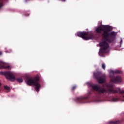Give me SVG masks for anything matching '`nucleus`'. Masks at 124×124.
<instances>
[{
    "mask_svg": "<svg viewBox=\"0 0 124 124\" xmlns=\"http://www.w3.org/2000/svg\"><path fill=\"white\" fill-rule=\"evenodd\" d=\"M5 53H11V50H10L9 51H5Z\"/></svg>",
    "mask_w": 124,
    "mask_h": 124,
    "instance_id": "nucleus-13",
    "label": "nucleus"
},
{
    "mask_svg": "<svg viewBox=\"0 0 124 124\" xmlns=\"http://www.w3.org/2000/svg\"><path fill=\"white\" fill-rule=\"evenodd\" d=\"M122 43H123V40H122V38H121L120 45H122Z\"/></svg>",
    "mask_w": 124,
    "mask_h": 124,
    "instance_id": "nucleus-14",
    "label": "nucleus"
},
{
    "mask_svg": "<svg viewBox=\"0 0 124 124\" xmlns=\"http://www.w3.org/2000/svg\"><path fill=\"white\" fill-rule=\"evenodd\" d=\"M7 65V63L3 62L2 61L0 60V68H5V69H11L10 65Z\"/></svg>",
    "mask_w": 124,
    "mask_h": 124,
    "instance_id": "nucleus-7",
    "label": "nucleus"
},
{
    "mask_svg": "<svg viewBox=\"0 0 124 124\" xmlns=\"http://www.w3.org/2000/svg\"><path fill=\"white\" fill-rule=\"evenodd\" d=\"M3 6V4H2V3H0V7H2V6Z\"/></svg>",
    "mask_w": 124,
    "mask_h": 124,
    "instance_id": "nucleus-15",
    "label": "nucleus"
},
{
    "mask_svg": "<svg viewBox=\"0 0 124 124\" xmlns=\"http://www.w3.org/2000/svg\"><path fill=\"white\" fill-rule=\"evenodd\" d=\"M62 0V1H65V0Z\"/></svg>",
    "mask_w": 124,
    "mask_h": 124,
    "instance_id": "nucleus-17",
    "label": "nucleus"
},
{
    "mask_svg": "<svg viewBox=\"0 0 124 124\" xmlns=\"http://www.w3.org/2000/svg\"><path fill=\"white\" fill-rule=\"evenodd\" d=\"M39 81V76H36L34 78H28L26 80V84L28 86H34L35 91L39 92L41 86L38 83Z\"/></svg>",
    "mask_w": 124,
    "mask_h": 124,
    "instance_id": "nucleus-3",
    "label": "nucleus"
},
{
    "mask_svg": "<svg viewBox=\"0 0 124 124\" xmlns=\"http://www.w3.org/2000/svg\"><path fill=\"white\" fill-rule=\"evenodd\" d=\"M102 67L103 69H105L106 68V65H105V64L103 63L102 64Z\"/></svg>",
    "mask_w": 124,
    "mask_h": 124,
    "instance_id": "nucleus-12",
    "label": "nucleus"
},
{
    "mask_svg": "<svg viewBox=\"0 0 124 124\" xmlns=\"http://www.w3.org/2000/svg\"><path fill=\"white\" fill-rule=\"evenodd\" d=\"M4 88L5 90H7V91H9V90H10V87H9L8 86H4Z\"/></svg>",
    "mask_w": 124,
    "mask_h": 124,
    "instance_id": "nucleus-11",
    "label": "nucleus"
},
{
    "mask_svg": "<svg viewBox=\"0 0 124 124\" xmlns=\"http://www.w3.org/2000/svg\"><path fill=\"white\" fill-rule=\"evenodd\" d=\"M1 54H2V53H1V52H0V55H1Z\"/></svg>",
    "mask_w": 124,
    "mask_h": 124,
    "instance_id": "nucleus-18",
    "label": "nucleus"
},
{
    "mask_svg": "<svg viewBox=\"0 0 124 124\" xmlns=\"http://www.w3.org/2000/svg\"><path fill=\"white\" fill-rule=\"evenodd\" d=\"M120 100L119 98H114L112 99V101H119Z\"/></svg>",
    "mask_w": 124,
    "mask_h": 124,
    "instance_id": "nucleus-10",
    "label": "nucleus"
},
{
    "mask_svg": "<svg viewBox=\"0 0 124 124\" xmlns=\"http://www.w3.org/2000/svg\"><path fill=\"white\" fill-rule=\"evenodd\" d=\"M76 89V86H74L72 88L73 90H75Z\"/></svg>",
    "mask_w": 124,
    "mask_h": 124,
    "instance_id": "nucleus-16",
    "label": "nucleus"
},
{
    "mask_svg": "<svg viewBox=\"0 0 124 124\" xmlns=\"http://www.w3.org/2000/svg\"><path fill=\"white\" fill-rule=\"evenodd\" d=\"M86 97H78L77 98V101H81V100H84V99H86Z\"/></svg>",
    "mask_w": 124,
    "mask_h": 124,
    "instance_id": "nucleus-8",
    "label": "nucleus"
},
{
    "mask_svg": "<svg viewBox=\"0 0 124 124\" xmlns=\"http://www.w3.org/2000/svg\"><path fill=\"white\" fill-rule=\"evenodd\" d=\"M109 31H110L109 25H100L95 28V31L97 33H100L102 31H104L102 34V42L100 43V48L99 55L101 57H104L103 55L105 53H108L110 50L108 43L113 42L116 39L117 33L115 32H109Z\"/></svg>",
    "mask_w": 124,
    "mask_h": 124,
    "instance_id": "nucleus-1",
    "label": "nucleus"
},
{
    "mask_svg": "<svg viewBox=\"0 0 124 124\" xmlns=\"http://www.w3.org/2000/svg\"><path fill=\"white\" fill-rule=\"evenodd\" d=\"M17 82H19V83H22L23 82V79L22 78H18L16 79Z\"/></svg>",
    "mask_w": 124,
    "mask_h": 124,
    "instance_id": "nucleus-9",
    "label": "nucleus"
},
{
    "mask_svg": "<svg viewBox=\"0 0 124 124\" xmlns=\"http://www.w3.org/2000/svg\"><path fill=\"white\" fill-rule=\"evenodd\" d=\"M1 84L0 83V86H1Z\"/></svg>",
    "mask_w": 124,
    "mask_h": 124,
    "instance_id": "nucleus-19",
    "label": "nucleus"
},
{
    "mask_svg": "<svg viewBox=\"0 0 124 124\" xmlns=\"http://www.w3.org/2000/svg\"><path fill=\"white\" fill-rule=\"evenodd\" d=\"M109 77L110 78V82L109 84L106 83V84L103 86V87H100L98 85L94 84H90L91 87H92L93 91H96L99 93H119L123 94V97L124 98V90L121 91L120 88H117L116 90L114 91V90L112 89L114 87V84H111V83H118V82H122V78L120 76H117L114 78L115 74L117 73H120V71L118 70L113 71L112 70H109Z\"/></svg>",
    "mask_w": 124,
    "mask_h": 124,
    "instance_id": "nucleus-2",
    "label": "nucleus"
},
{
    "mask_svg": "<svg viewBox=\"0 0 124 124\" xmlns=\"http://www.w3.org/2000/svg\"><path fill=\"white\" fill-rule=\"evenodd\" d=\"M5 76L7 80L10 81H15V76L13 72H7L5 73Z\"/></svg>",
    "mask_w": 124,
    "mask_h": 124,
    "instance_id": "nucleus-6",
    "label": "nucleus"
},
{
    "mask_svg": "<svg viewBox=\"0 0 124 124\" xmlns=\"http://www.w3.org/2000/svg\"><path fill=\"white\" fill-rule=\"evenodd\" d=\"M93 76L95 79L97 80L99 84L105 83V80L106 79V76L105 75H103L100 77V73L97 72L96 74L95 73H93Z\"/></svg>",
    "mask_w": 124,
    "mask_h": 124,
    "instance_id": "nucleus-5",
    "label": "nucleus"
},
{
    "mask_svg": "<svg viewBox=\"0 0 124 124\" xmlns=\"http://www.w3.org/2000/svg\"><path fill=\"white\" fill-rule=\"evenodd\" d=\"M78 36L81 37L84 40H89V39H93V33H88L87 32H78L77 33Z\"/></svg>",
    "mask_w": 124,
    "mask_h": 124,
    "instance_id": "nucleus-4",
    "label": "nucleus"
}]
</instances>
